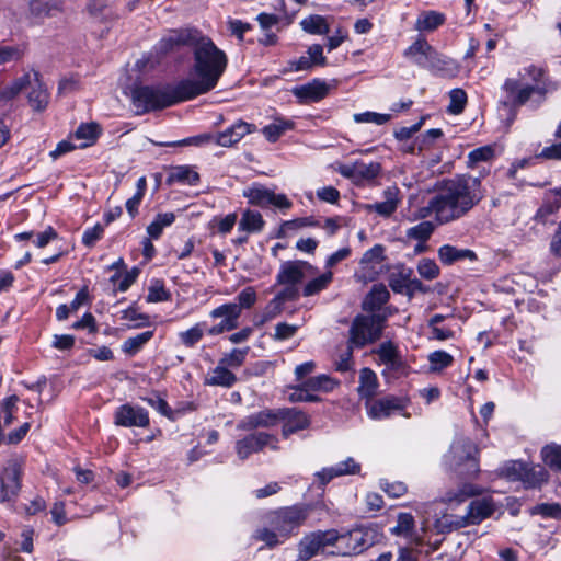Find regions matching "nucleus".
<instances>
[{
  "mask_svg": "<svg viewBox=\"0 0 561 561\" xmlns=\"http://www.w3.org/2000/svg\"><path fill=\"white\" fill-rule=\"evenodd\" d=\"M383 253L385 248L380 244L373 247L364 253L359 261V271L356 274L360 280L370 282L378 276L385 260Z\"/></svg>",
  "mask_w": 561,
  "mask_h": 561,
  "instance_id": "obj_17",
  "label": "nucleus"
},
{
  "mask_svg": "<svg viewBox=\"0 0 561 561\" xmlns=\"http://www.w3.org/2000/svg\"><path fill=\"white\" fill-rule=\"evenodd\" d=\"M21 467L11 460L0 473V503L13 502L21 490Z\"/></svg>",
  "mask_w": 561,
  "mask_h": 561,
  "instance_id": "obj_14",
  "label": "nucleus"
},
{
  "mask_svg": "<svg viewBox=\"0 0 561 561\" xmlns=\"http://www.w3.org/2000/svg\"><path fill=\"white\" fill-rule=\"evenodd\" d=\"M153 337V331H145L126 339L122 344V352L127 356H135Z\"/></svg>",
  "mask_w": 561,
  "mask_h": 561,
  "instance_id": "obj_40",
  "label": "nucleus"
},
{
  "mask_svg": "<svg viewBox=\"0 0 561 561\" xmlns=\"http://www.w3.org/2000/svg\"><path fill=\"white\" fill-rule=\"evenodd\" d=\"M264 227V220L260 213L253 210H245L239 222V229L255 233L260 232Z\"/></svg>",
  "mask_w": 561,
  "mask_h": 561,
  "instance_id": "obj_42",
  "label": "nucleus"
},
{
  "mask_svg": "<svg viewBox=\"0 0 561 561\" xmlns=\"http://www.w3.org/2000/svg\"><path fill=\"white\" fill-rule=\"evenodd\" d=\"M388 317L386 312L356 316L350 328V345L360 348L376 342L382 334Z\"/></svg>",
  "mask_w": 561,
  "mask_h": 561,
  "instance_id": "obj_7",
  "label": "nucleus"
},
{
  "mask_svg": "<svg viewBox=\"0 0 561 561\" xmlns=\"http://www.w3.org/2000/svg\"><path fill=\"white\" fill-rule=\"evenodd\" d=\"M493 156H494L493 147L484 146V147H480V148L472 150L469 153L468 159H469L470 165H473L478 162L489 161L493 158Z\"/></svg>",
  "mask_w": 561,
  "mask_h": 561,
  "instance_id": "obj_60",
  "label": "nucleus"
},
{
  "mask_svg": "<svg viewBox=\"0 0 561 561\" xmlns=\"http://www.w3.org/2000/svg\"><path fill=\"white\" fill-rule=\"evenodd\" d=\"M289 400L293 402L305 401V402H318L320 397L310 393L305 385L301 382L299 386L293 388V392L289 394Z\"/></svg>",
  "mask_w": 561,
  "mask_h": 561,
  "instance_id": "obj_57",
  "label": "nucleus"
},
{
  "mask_svg": "<svg viewBox=\"0 0 561 561\" xmlns=\"http://www.w3.org/2000/svg\"><path fill=\"white\" fill-rule=\"evenodd\" d=\"M256 291L253 287H245L237 296V306H240V312L243 308L249 309L256 302Z\"/></svg>",
  "mask_w": 561,
  "mask_h": 561,
  "instance_id": "obj_59",
  "label": "nucleus"
},
{
  "mask_svg": "<svg viewBox=\"0 0 561 561\" xmlns=\"http://www.w3.org/2000/svg\"><path fill=\"white\" fill-rule=\"evenodd\" d=\"M378 536L374 527L359 526L347 534H340L339 542L342 545L343 554H357L373 546Z\"/></svg>",
  "mask_w": 561,
  "mask_h": 561,
  "instance_id": "obj_11",
  "label": "nucleus"
},
{
  "mask_svg": "<svg viewBox=\"0 0 561 561\" xmlns=\"http://www.w3.org/2000/svg\"><path fill=\"white\" fill-rule=\"evenodd\" d=\"M337 171L342 176L355 183H360L374 180L380 172V164L377 162L364 163L363 161H356L354 163L340 164Z\"/></svg>",
  "mask_w": 561,
  "mask_h": 561,
  "instance_id": "obj_19",
  "label": "nucleus"
},
{
  "mask_svg": "<svg viewBox=\"0 0 561 561\" xmlns=\"http://www.w3.org/2000/svg\"><path fill=\"white\" fill-rule=\"evenodd\" d=\"M295 128V122L277 116L273 122L263 127L262 133L270 142L277 141L286 131Z\"/></svg>",
  "mask_w": 561,
  "mask_h": 561,
  "instance_id": "obj_37",
  "label": "nucleus"
},
{
  "mask_svg": "<svg viewBox=\"0 0 561 561\" xmlns=\"http://www.w3.org/2000/svg\"><path fill=\"white\" fill-rule=\"evenodd\" d=\"M293 93L301 103L319 102L328 95L329 85L324 81L313 80L294 88Z\"/></svg>",
  "mask_w": 561,
  "mask_h": 561,
  "instance_id": "obj_22",
  "label": "nucleus"
},
{
  "mask_svg": "<svg viewBox=\"0 0 561 561\" xmlns=\"http://www.w3.org/2000/svg\"><path fill=\"white\" fill-rule=\"evenodd\" d=\"M435 54L434 48L424 38H417L404 50V57L421 67H425Z\"/></svg>",
  "mask_w": 561,
  "mask_h": 561,
  "instance_id": "obj_27",
  "label": "nucleus"
},
{
  "mask_svg": "<svg viewBox=\"0 0 561 561\" xmlns=\"http://www.w3.org/2000/svg\"><path fill=\"white\" fill-rule=\"evenodd\" d=\"M378 362L385 365L387 370L400 371L403 369V362L399 348L392 342H383L375 351Z\"/></svg>",
  "mask_w": 561,
  "mask_h": 561,
  "instance_id": "obj_25",
  "label": "nucleus"
},
{
  "mask_svg": "<svg viewBox=\"0 0 561 561\" xmlns=\"http://www.w3.org/2000/svg\"><path fill=\"white\" fill-rule=\"evenodd\" d=\"M333 273L331 271L324 272L319 277L308 282L304 287V296H312L324 288L332 282Z\"/></svg>",
  "mask_w": 561,
  "mask_h": 561,
  "instance_id": "obj_49",
  "label": "nucleus"
},
{
  "mask_svg": "<svg viewBox=\"0 0 561 561\" xmlns=\"http://www.w3.org/2000/svg\"><path fill=\"white\" fill-rule=\"evenodd\" d=\"M198 181L199 174L191 165L172 167L167 178L168 184L196 185Z\"/></svg>",
  "mask_w": 561,
  "mask_h": 561,
  "instance_id": "obj_33",
  "label": "nucleus"
},
{
  "mask_svg": "<svg viewBox=\"0 0 561 561\" xmlns=\"http://www.w3.org/2000/svg\"><path fill=\"white\" fill-rule=\"evenodd\" d=\"M57 238H58L57 231L53 227L49 226L44 231L38 232L35 236L33 243L35 247L43 249L49 242H51L53 240H56Z\"/></svg>",
  "mask_w": 561,
  "mask_h": 561,
  "instance_id": "obj_61",
  "label": "nucleus"
},
{
  "mask_svg": "<svg viewBox=\"0 0 561 561\" xmlns=\"http://www.w3.org/2000/svg\"><path fill=\"white\" fill-rule=\"evenodd\" d=\"M30 91L27 93L28 103L35 111H43L48 104V92L43 82L39 80L37 73H33Z\"/></svg>",
  "mask_w": 561,
  "mask_h": 561,
  "instance_id": "obj_31",
  "label": "nucleus"
},
{
  "mask_svg": "<svg viewBox=\"0 0 561 561\" xmlns=\"http://www.w3.org/2000/svg\"><path fill=\"white\" fill-rule=\"evenodd\" d=\"M209 316L213 319H221V321L209 328L207 333L209 335H219L238 328L241 316L240 306H237L234 302L224 304L213 309Z\"/></svg>",
  "mask_w": 561,
  "mask_h": 561,
  "instance_id": "obj_13",
  "label": "nucleus"
},
{
  "mask_svg": "<svg viewBox=\"0 0 561 561\" xmlns=\"http://www.w3.org/2000/svg\"><path fill=\"white\" fill-rule=\"evenodd\" d=\"M184 100L178 95V85L172 91L153 87H136L131 92V102L137 114L163 108Z\"/></svg>",
  "mask_w": 561,
  "mask_h": 561,
  "instance_id": "obj_8",
  "label": "nucleus"
},
{
  "mask_svg": "<svg viewBox=\"0 0 561 561\" xmlns=\"http://www.w3.org/2000/svg\"><path fill=\"white\" fill-rule=\"evenodd\" d=\"M214 140V136L211 134H201L197 136H192L184 138L182 140L167 144L168 146H194L202 147Z\"/></svg>",
  "mask_w": 561,
  "mask_h": 561,
  "instance_id": "obj_58",
  "label": "nucleus"
},
{
  "mask_svg": "<svg viewBox=\"0 0 561 561\" xmlns=\"http://www.w3.org/2000/svg\"><path fill=\"white\" fill-rule=\"evenodd\" d=\"M390 294L382 284L374 285L369 294L363 301V309L368 313L386 312L391 314L388 308L383 309V305L389 300Z\"/></svg>",
  "mask_w": 561,
  "mask_h": 561,
  "instance_id": "obj_24",
  "label": "nucleus"
},
{
  "mask_svg": "<svg viewBox=\"0 0 561 561\" xmlns=\"http://www.w3.org/2000/svg\"><path fill=\"white\" fill-rule=\"evenodd\" d=\"M359 471L360 465L356 462L354 458L348 457L332 467L323 468L316 473V477L320 480L322 485H325L334 478L357 474Z\"/></svg>",
  "mask_w": 561,
  "mask_h": 561,
  "instance_id": "obj_21",
  "label": "nucleus"
},
{
  "mask_svg": "<svg viewBox=\"0 0 561 561\" xmlns=\"http://www.w3.org/2000/svg\"><path fill=\"white\" fill-rule=\"evenodd\" d=\"M300 25L305 32L314 35H324L330 31L325 18L317 14L302 19Z\"/></svg>",
  "mask_w": 561,
  "mask_h": 561,
  "instance_id": "obj_43",
  "label": "nucleus"
},
{
  "mask_svg": "<svg viewBox=\"0 0 561 561\" xmlns=\"http://www.w3.org/2000/svg\"><path fill=\"white\" fill-rule=\"evenodd\" d=\"M454 362L453 356L445 351H435L428 355L431 371H440Z\"/></svg>",
  "mask_w": 561,
  "mask_h": 561,
  "instance_id": "obj_50",
  "label": "nucleus"
},
{
  "mask_svg": "<svg viewBox=\"0 0 561 561\" xmlns=\"http://www.w3.org/2000/svg\"><path fill=\"white\" fill-rule=\"evenodd\" d=\"M378 386V378L375 371L370 368H363L359 374V396L362 398H366L367 401L371 400V398L377 393Z\"/></svg>",
  "mask_w": 561,
  "mask_h": 561,
  "instance_id": "obj_38",
  "label": "nucleus"
},
{
  "mask_svg": "<svg viewBox=\"0 0 561 561\" xmlns=\"http://www.w3.org/2000/svg\"><path fill=\"white\" fill-rule=\"evenodd\" d=\"M115 424L124 427H147L149 425L148 412L141 407L123 404L115 411Z\"/></svg>",
  "mask_w": 561,
  "mask_h": 561,
  "instance_id": "obj_20",
  "label": "nucleus"
},
{
  "mask_svg": "<svg viewBox=\"0 0 561 561\" xmlns=\"http://www.w3.org/2000/svg\"><path fill=\"white\" fill-rule=\"evenodd\" d=\"M482 493V489L470 483H466L461 485L457 490H450L446 492L440 501L445 504H447L450 508L455 505L461 504L467 499L471 496H476Z\"/></svg>",
  "mask_w": 561,
  "mask_h": 561,
  "instance_id": "obj_32",
  "label": "nucleus"
},
{
  "mask_svg": "<svg viewBox=\"0 0 561 561\" xmlns=\"http://www.w3.org/2000/svg\"><path fill=\"white\" fill-rule=\"evenodd\" d=\"M307 56L313 67L327 65V58L323 56V47L319 44L311 45L307 50Z\"/></svg>",
  "mask_w": 561,
  "mask_h": 561,
  "instance_id": "obj_63",
  "label": "nucleus"
},
{
  "mask_svg": "<svg viewBox=\"0 0 561 561\" xmlns=\"http://www.w3.org/2000/svg\"><path fill=\"white\" fill-rule=\"evenodd\" d=\"M237 382V376L220 362L204 378V385L230 388Z\"/></svg>",
  "mask_w": 561,
  "mask_h": 561,
  "instance_id": "obj_30",
  "label": "nucleus"
},
{
  "mask_svg": "<svg viewBox=\"0 0 561 561\" xmlns=\"http://www.w3.org/2000/svg\"><path fill=\"white\" fill-rule=\"evenodd\" d=\"M400 190L397 186L387 187L382 197L383 201L367 205L369 211L377 213L382 217L391 216L398 208L400 203Z\"/></svg>",
  "mask_w": 561,
  "mask_h": 561,
  "instance_id": "obj_26",
  "label": "nucleus"
},
{
  "mask_svg": "<svg viewBox=\"0 0 561 561\" xmlns=\"http://www.w3.org/2000/svg\"><path fill=\"white\" fill-rule=\"evenodd\" d=\"M309 512L310 506L305 504L276 508L267 514V525L257 528L253 538L264 542L265 547L270 549L283 545L299 533L309 516Z\"/></svg>",
  "mask_w": 561,
  "mask_h": 561,
  "instance_id": "obj_3",
  "label": "nucleus"
},
{
  "mask_svg": "<svg viewBox=\"0 0 561 561\" xmlns=\"http://www.w3.org/2000/svg\"><path fill=\"white\" fill-rule=\"evenodd\" d=\"M278 421L279 412L264 410L244 417L238 424V428L250 431L259 427H271L276 425Z\"/></svg>",
  "mask_w": 561,
  "mask_h": 561,
  "instance_id": "obj_29",
  "label": "nucleus"
},
{
  "mask_svg": "<svg viewBox=\"0 0 561 561\" xmlns=\"http://www.w3.org/2000/svg\"><path fill=\"white\" fill-rule=\"evenodd\" d=\"M192 47L194 64L191 78L178 83V95L182 99H193L213 90L227 67V56L207 36L197 30L171 31L159 42L162 53L173 50L176 46Z\"/></svg>",
  "mask_w": 561,
  "mask_h": 561,
  "instance_id": "obj_1",
  "label": "nucleus"
},
{
  "mask_svg": "<svg viewBox=\"0 0 561 561\" xmlns=\"http://www.w3.org/2000/svg\"><path fill=\"white\" fill-rule=\"evenodd\" d=\"M408 401L398 397H386L379 400H368L366 402L367 414L373 420H382L391 416L396 412H401L407 408Z\"/></svg>",
  "mask_w": 561,
  "mask_h": 561,
  "instance_id": "obj_18",
  "label": "nucleus"
},
{
  "mask_svg": "<svg viewBox=\"0 0 561 561\" xmlns=\"http://www.w3.org/2000/svg\"><path fill=\"white\" fill-rule=\"evenodd\" d=\"M477 455V446L469 438L459 437L444 456V463L461 477L476 476L479 472Z\"/></svg>",
  "mask_w": 561,
  "mask_h": 561,
  "instance_id": "obj_6",
  "label": "nucleus"
},
{
  "mask_svg": "<svg viewBox=\"0 0 561 561\" xmlns=\"http://www.w3.org/2000/svg\"><path fill=\"white\" fill-rule=\"evenodd\" d=\"M279 420H284L283 436L289 435L305 430L309 426L310 420L307 414L297 410L279 411Z\"/></svg>",
  "mask_w": 561,
  "mask_h": 561,
  "instance_id": "obj_28",
  "label": "nucleus"
},
{
  "mask_svg": "<svg viewBox=\"0 0 561 561\" xmlns=\"http://www.w3.org/2000/svg\"><path fill=\"white\" fill-rule=\"evenodd\" d=\"M414 517L410 513H400L397 525L391 528V534L407 539H414Z\"/></svg>",
  "mask_w": 561,
  "mask_h": 561,
  "instance_id": "obj_41",
  "label": "nucleus"
},
{
  "mask_svg": "<svg viewBox=\"0 0 561 561\" xmlns=\"http://www.w3.org/2000/svg\"><path fill=\"white\" fill-rule=\"evenodd\" d=\"M340 534L335 529L312 531L301 538L298 543V559L310 560L328 546L339 542Z\"/></svg>",
  "mask_w": 561,
  "mask_h": 561,
  "instance_id": "obj_10",
  "label": "nucleus"
},
{
  "mask_svg": "<svg viewBox=\"0 0 561 561\" xmlns=\"http://www.w3.org/2000/svg\"><path fill=\"white\" fill-rule=\"evenodd\" d=\"M450 103L448 111L451 114H459L463 111L467 103V94L461 89H454L449 93Z\"/></svg>",
  "mask_w": 561,
  "mask_h": 561,
  "instance_id": "obj_55",
  "label": "nucleus"
},
{
  "mask_svg": "<svg viewBox=\"0 0 561 561\" xmlns=\"http://www.w3.org/2000/svg\"><path fill=\"white\" fill-rule=\"evenodd\" d=\"M207 330L205 322H197L188 330L180 332L179 340L186 347H193L203 339Z\"/></svg>",
  "mask_w": 561,
  "mask_h": 561,
  "instance_id": "obj_44",
  "label": "nucleus"
},
{
  "mask_svg": "<svg viewBox=\"0 0 561 561\" xmlns=\"http://www.w3.org/2000/svg\"><path fill=\"white\" fill-rule=\"evenodd\" d=\"M249 348H234L230 353L225 354L220 358V363L229 368H239L243 365L245 357L248 355Z\"/></svg>",
  "mask_w": 561,
  "mask_h": 561,
  "instance_id": "obj_53",
  "label": "nucleus"
},
{
  "mask_svg": "<svg viewBox=\"0 0 561 561\" xmlns=\"http://www.w3.org/2000/svg\"><path fill=\"white\" fill-rule=\"evenodd\" d=\"M392 118L391 114L386 113H377V112H364L356 113L353 115V119L357 124H375V125H385Z\"/></svg>",
  "mask_w": 561,
  "mask_h": 561,
  "instance_id": "obj_48",
  "label": "nucleus"
},
{
  "mask_svg": "<svg viewBox=\"0 0 561 561\" xmlns=\"http://www.w3.org/2000/svg\"><path fill=\"white\" fill-rule=\"evenodd\" d=\"M501 90V104L511 108L520 107L533 100L540 102L548 92L545 72L540 67L529 65L519 70L516 78H507Z\"/></svg>",
  "mask_w": 561,
  "mask_h": 561,
  "instance_id": "obj_4",
  "label": "nucleus"
},
{
  "mask_svg": "<svg viewBox=\"0 0 561 561\" xmlns=\"http://www.w3.org/2000/svg\"><path fill=\"white\" fill-rule=\"evenodd\" d=\"M446 21L444 13L428 10L419 14L415 21V30L419 32H433Z\"/></svg>",
  "mask_w": 561,
  "mask_h": 561,
  "instance_id": "obj_36",
  "label": "nucleus"
},
{
  "mask_svg": "<svg viewBox=\"0 0 561 561\" xmlns=\"http://www.w3.org/2000/svg\"><path fill=\"white\" fill-rule=\"evenodd\" d=\"M310 393H329L337 386V381L328 375H318L304 381Z\"/></svg>",
  "mask_w": 561,
  "mask_h": 561,
  "instance_id": "obj_39",
  "label": "nucleus"
},
{
  "mask_svg": "<svg viewBox=\"0 0 561 561\" xmlns=\"http://www.w3.org/2000/svg\"><path fill=\"white\" fill-rule=\"evenodd\" d=\"M100 135V126L96 123L92 122L81 124L72 134V138L78 144L79 148H87L89 146H92Z\"/></svg>",
  "mask_w": 561,
  "mask_h": 561,
  "instance_id": "obj_34",
  "label": "nucleus"
},
{
  "mask_svg": "<svg viewBox=\"0 0 561 561\" xmlns=\"http://www.w3.org/2000/svg\"><path fill=\"white\" fill-rule=\"evenodd\" d=\"M170 298V293L165 289L162 282H154L148 290L147 301L148 302H161L167 301Z\"/></svg>",
  "mask_w": 561,
  "mask_h": 561,
  "instance_id": "obj_56",
  "label": "nucleus"
},
{
  "mask_svg": "<svg viewBox=\"0 0 561 561\" xmlns=\"http://www.w3.org/2000/svg\"><path fill=\"white\" fill-rule=\"evenodd\" d=\"M121 319L127 321L128 329H140L149 324V317L139 312L135 307H128L121 311Z\"/></svg>",
  "mask_w": 561,
  "mask_h": 561,
  "instance_id": "obj_47",
  "label": "nucleus"
},
{
  "mask_svg": "<svg viewBox=\"0 0 561 561\" xmlns=\"http://www.w3.org/2000/svg\"><path fill=\"white\" fill-rule=\"evenodd\" d=\"M254 127L243 121L234 123L224 131L214 136V140L217 145L222 147H230L239 142L245 135L251 134Z\"/></svg>",
  "mask_w": 561,
  "mask_h": 561,
  "instance_id": "obj_23",
  "label": "nucleus"
},
{
  "mask_svg": "<svg viewBox=\"0 0 561 561\" xmlns=\"http://www.w3.org/2000/svg\"><path fill=\"white\" fill-rule=\"evenodd\" d=\"M435 227L431 221H422L407 230V237L425 242L433 233Z\"/></svg>",
  "mask_w": 561,
  "mask_h": 561,
  "instance_id": "obj_51",
  "label": "nucleus"
},
{
  "mask_svg": "<svg viewBox=\"0 0 561 561\" xmlns=\"http://www.w3.org/2000/svg\"><path fill=\"white\" fill-rule=\"evenodd\" d=\"M495 511V504L491 497L477 499L470 502L467 513L461 516L444 514L434 523L438 533H449L456 529L478 525L490 517Z\"/></svg>",
  "mask_w": 561,
  "mask_h": 561,
  "instance_id": "obj_5",
  "label": "nucleus"
},
{
  "mask_svg": "<svg viewBox=\"0 0 561 561\" xmlns=\"http://www.w3.org/2000/svg\"><path fill=\"white\" fill-rule=\"evenodd\" d=\"M33 75L25 73L12 83L0 89V100H11L15 98L22 90L30 85Z\"/></svg>",
  "mask_w": 561,
  "mask_h": 561,
  "instance_id": "obj_45",
  "label": "nucleus"
},
{
  "mask_svg": "<svg viewBox=\"0 0 561 561\" xmlns=\"http://www.w3.org/2000/svg\"><path fill=\"white\" fill-rule=\"evenodd\" d=\"M500 474L508 481H520L526 489L538 488L547 481V471L540 466H529L522 461H510L500 469Z\"/></svg>",
  "mask_w": 561,
  "mask_h": 561,
  "instance_id": "obj_9",
  "label": "nucleus"
},
{
  "mask_svg": "<svg viewBox=\"0 0 561 561\" xmlns=\"http://www.w3.org/2000/svg\"><path fill=\"white\" fill-rule=\"evenodd\" d=\"M417 273L420 274L421 277L427 280H432L439 275V267L434 260L422 259L417 263Z\"/></svg>",
  "mask_w": 561,
  "mask_h": 561,
  "instance_id": "obj_54",
  "label": "nucleus"
},
{
  "mask_svg": "<svg viewBox=\"0 0 561 561\" xmlns=\"http://www.w3.org/2000/svg\"><path fill=\"white\" fill-rule=\"evenodd\" d=\"M438 257L443 264L450 265L457 261L476 260V253L469 249H458L450 244H444L438 249Z\"/></svg>",
  "mask_w": 561,
  "mask_h": 561,
  "instance_id": "obj_35",
  "label": "nucleus"
},
{
  "mask_svg": "<svg viewBox=\"0 0 561 561\" xmlns=\"http://www.w3.org/2000/svg\"><path fill=\"white\" fill-rule=\"evenodd\" d=\"M483 198L477 176L460 175L444 182L438 192L419 210V217L435 216L438 224L463 217Z\"/></svg>",
  "mask_w": 561,
  "mask_h": 561,
  "instance_id": "obj_2",
  "label": "nucleus"
},
{
  "mask_svg": "<svg viewBox=\"0 0 561 561\" xmlns=\"http://www.w3.org/2000/svg\"><path fill=\"white\" fill-rule=\"evenodd\" d=\"M228 28L239 41H243L244 34L251 28V25L241 20L230 19L228 21Z\"/></svg>",
  "mask_w": 561,
  "mask_h": 561,
  "instance_id": "obj_64",
  "label": "nucleus"
},
{
  "mask_svg": "<svg viewBox=\"0 0 561 561\" xmlns=\"http://www.w3.org/2000/svg\"><path fill=\"white\" fill-rule=\"evenodd\" d=\"M243 196L248 198L249 203L259 207H266L273 205L280 209H288L291 207V202L284 194H275L267 187L259 184L243 191Z\"/></svg>",
  "mask_w": 561,
  "mask_h": 561,
  "instance_id": "obj_12",
  "label": "nucleus"
},
{
  "mask_svg": "<svg viewBox=\"0 0 561 561\" xmlns=\"http://www.w3.org/2000/svg\"><path fill=\"white\" fill-rule=\"evenodd\" d=\"M541 456L546 465L561 470V445H547L542 448Z\"/></svg>",
  "mask_w": 561,
  "mask_h": 561,
  "instance_id": "obj_52",
  "label": "nucleus"
},
{
  "mask_svg": "<svg viewBox=\"0 0 561 561\" xmlns=\"http://www.w3.org/2000/svg\"><path fill=\"white\" fill-rule=\"evenodd\" d=\"M314 273V268L304 261H287L280 265L276 277L278 285H289L296 287L307 276Z\"/></svg>",
  "mask_w": 561,
  "mask_h": 561,
  "instance_id": "obj_16",
  "label": "nucleus"
},
{
  "mask_svg": "<svg viewBox=\"0 0 561 561\" xmlns=\"http://www.w3.org/2000/svg\"><path fill=\"white\" fill-rule=\"evenodd\" d=\"M175 220L173 213L158 214L154 220L147 227V233L151 239H158L165 227L171 226Z\"/></svg>",
  "mask_w": 561,
  "mask_h": 561,
  "instance_id": "obj_46",
  "label": "nucleus"
},
{
  "mask_svg": "<svg viewBox=\"0 0 561 561\" xmlns=\"http://www.w3.org/2000/svg\"><path fill=\"white\" fill-rule=\"evenodd\" d=\"M18 400L19 399L16 396H10L3 400L2 412H3L4 426L11 425V423L13 421L14 409H15Z\"/></svg>",
  "mask_w": 561,
  "mask_h": 561,
  "instance_id": "obj_62",
  "label": "nucleus"
},
{
  "mask_svg": "<svg viewBox=\"0 0 561 561\" xmlns=\"http://www.w3.org/2000/svg\"><path fill=\"white\" fill-rule=\"evenodd\" d=\"M264 447L277 449V438L264 432L251 434L236 443V451L240 459H247L250 455L259 453Z\"/></svg>",
  "mask_w": 561,
  "mask_h": 561,
  "instance_id": "obj_15",
  "label": "nucleus"
}]
</instances>
